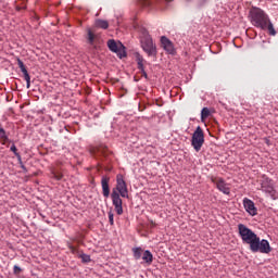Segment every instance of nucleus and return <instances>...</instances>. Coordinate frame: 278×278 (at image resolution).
Returning a JSON list of instances; mask_svg holds the SVG:
<instances>
[{
	"mask_svg": "<svg viewBox=\"0 0 278 278\" xmlns=\"http://www.w3.org/2000/svg\"><path fill=\"white\" fill-rule=\"evenodd\" d=\"M239 229V236L244 244L250 245V251L252 253H265L268 254L270 251H273V248H270V243L268 240L263 239L260 240V237H257L253 230H251L249 227H247L243 224L238 225Z\"/></svg>",
	"mask_w": 278,
	"mask_h": 278,
	"instance_id": "obj_1",
	"label": "nucleus"
},
{
	"mask_svg": "<svg viewBox=\"0 0 278 278\" xmlns=\"http://www.w3.org/2000/svg\"><path fill=\"white\" fill-rule=\"evenodd\" d=\"M249 18L254 27H258V29H267L269 36H277V30H275L270 17L261 8L252 7L249 11Z\"/></svg>",
	"mask_w": 278,
	"mask_h": 278,
	"instance_id": "obj_2",
	"label": "nucleus"
},
{
	"mask_svg": "<svg viewBox=\"0 0 278 278\" xmlns=\"http://www.w3.org/2000/svg\"><path fill=\"white\" fill-rule=\"evenodd\" d=\"M129 199V190L127 189V182L122 174L116 176V187L113 188L111 199L118 216L123 215V199Z\"/></svg>",
	"mask_w": 278,
	"mask_h": 278,
	"instance_id": "obj_3",
	"label": "nucleus"
},
{
	"mask_svg": "<svg viewBox=\"0 0 278 278\" xmlns=\"http://www.w3.org/2000/svg\"><path fill=\"white\" fill-rule=\"evenodd\" d=\"M203 144H205V134L203 132V128L198 126L191 137V147H193L194 151L199 153Z\"/></svg>",
	"mask_w": 278,
	"mask_h": 278,
	"instance_id": "obj_4",
	"label": "nucleus"
},
{
	"mask_svg": "<svg viewBox=\"0 0 278 278\" xmlns=\"http://www.w3.org/2000/svg\"><path fill=\"white\" fill-rule=\"evenodd\" d=\"M141 47L144 53H147V55H149L150 58L153 55H157V50L155 48V45H153V39H151V37H143L141 39Z\"/></svg>",
	"mask_w": 278,
	"mask_h": 278,
	"instance_id": "obj_5",
	"label": "nucleus"
},
{
	"mask_svg": "<svg viewBox=\"0 0 278 278\" xmlns=\"http://www.w3.org/2000/svg\"><path fill=\"white\" fill-rule=\"evenodd\" d=\"M108 47L110 49V51H112L113 53H116L118 55V58L123 59L127 56V53L125 52V49L123 48V45L116 43V41L114 39H110L108 41Z\"/></svg>",
	"mask_w": 278,
	"mask_h": 278,
	"instance_id": "obj_6",
	"label": "nucleus"
},
{
	"mask_svg": "<svg viewBox=\"0 0 278 278\" xmlns=\"http://www.w3.org/2000/svg\"><path fill=\"white\" fill-rule=\"evenodd\" d=\"M212 181L213 184H215L219 192H223V194H231V189L229 188V185L225 182L223 178H213Z\"/></svg>",
	"mask_w": 278,
	"mask_h": 278,
	"instance_id": "obj_7",
	"label": "nucleus"
},
{
	"mask_svg": "<svg viewBox=\"0 0 278 278\" xmlns=\"http://www.w3.org/2000/svg\"><path fill=\"white\" fill-rule=\"evenodd\" d=\"M136 62H137V67L141 73V76L144 77V79H149V75L147 74V71H144V64H147V61L140 53L135 54Z\"/></svg>",
	"mask_w": 278,
	"mask_h": 278,
	"instance_id": "obj_8",
	"label": "nucleus"
},
{
	"mask_svg": "<svg viewBox=\"0 0 278 278\" xmlns=\"http://www.w3.org/2000/svg\"><path fill=\"white\" fill-rule=\"evenodd\" d=\"M243 207L250 216H257V207H255V203L249 200V198L243 199Z\"/></svg>",
	"mask_w": 278,
	"mask_h": 278,
	"instance_id": "obj_9",
	"label": "nucleus"
},
{
	"mask_svg": "<svg viewBox=\"0 0 278 278\" xmlns=\"http://www.w3.org/2000/svg\"><path fill=\"white\" fill-rule=\"evenodd\" d=\"M261 188L263 192H267V194H275V188L273 187V180L265 178L261 184Z\"/></svg>",
	"mask_w": 278,
	"mask_h": 278,
	"instance_id": "obj_10",
	"label": "nucleus"
},
{
	"mask_svg": "<svg viewBox=\"0 0 278 278\" xmlns=\"http://www.w3.org/2000/svg\"><path fill=\"white\" fill-rule=\"evenodd\" d=\"M102 194L105 199L110 197V177L102 176L101 178Z\"/></svg>",
	"mask_w": 278,
	"mask_h": 278,
	"instance_id": "obj_11",
	"label": "nucleus"
},
{
	"mask_svg": "<svg viewBox=\"0 0 278 278\" xmlns=\"http://www.w3.org/2000/svg\"><path fill=\"white\" fill-rule=\"evenodd\" d=\"M90 153L93 154L96 157L97 155H103V157H106L108 147L105 144H100L96 148H91Z\"/></svg>",
	"mask_w": 278,
	"mask_h": 278,
	"instance_id": "obj_12",
	"label": "nucleus"
},
{
	"mask_svg": "<svg viewBox=\"0 0 278 278\" xmlns=\"http://www.w3.org/2000/svg\"><path fill=\"white\" fill-rule=\"evenodd\" d=\"M161 45L163 49L167 51V53H170V54L175 53V47L173 46V42L168 38L162 37Z\"/></svg>",
	"mask_w": 278,
	"mask_h": 278,
	"instance_id": "obj_13",
	"label": "nucleus"
},
{
	"mask_svg": "<svg viewBox=\"0 0 278 278\" xmlns=\"http://www.w3.org/2000/svg\"><path fill=\"white\" fill-rule=\"evenodd\" d=\"M87 42L91 46L94 47V42H97V35L92 29L87 30Z\"/></svg>",
	"mask_w": 278,
	"mask_h": 278,
	"instance_id": "obj_14",
	"label": "nucleus"
},
{
	"mask_svg": "<svg viewBox=\"0 0 278 278\" xmlns=\"http://www.w3.org/2000/svg\"><path fill=\"white\" fill-rule=\"evenodd\" d=\"M142 260L146 262V264H149V265L153 264V254L151 253V251L146 250L143 252Z\"/></svg>",
	"mask_w": 278,
	"mask_h": 278,
	"instance_id": "obj_15",
	"label": "nucleus"
},
{
	"mask_svg": "<svg viewBox=\"0 0 278 278\" xmlns=\"http://www.w3.org/2000/svg\"><path fill=\"white\" fill-rule=\"evenodd\" d=\"M96 27L99 29H108V27H110V23H108L105 20H97Z\"/></svg>",
	"mask_w": 278,
	"mask_h": 278,
	"instance_id": "obj_16",
	"label": "nucleus"
},
{
	"mask_svg": "<svg viewBox=\"0 0 278 278\" xmlns=\"http://www.w3.org/2000/svg\"><path fill=\"white\" fill-rule=\"evenodd\" d=\"M132 253L135 260H140L142 257V248H132Z\"/></svg>",
	"mask_w": 278,
	"mask_h": 278,
	"instance_id": "obj_17",
	"label": "nucleus"
},
{
	"mask_svg": "<svg viewBox=\"0 0 278 278\" xmlns=\"http://www.w3.org/2000/svg\"><path fill=\"white\" fill-rule=\"evenodd\" d=\"M67 248L70 249L71 253H73V255H79L81 252H79V248L74 247L71 243H67Z\"/></svg>",
	"mask_w": 278,
	"mask_h": 278,
	"instance_id": "obj_18",
	"label": "nucleus"
},
{
	"mask_svg": "<svg viewBox=\"0 0 278 278\" xmlns=\"http://www.w3.org/2000/svg\"><path fill=\"white\" fill-rule=\"evenodd\" d=\"M210 117V109L203 108L201 111V121H205V118Z\"/></svg>",
	"mask_w": 278,
	"mask_h": 278,
	"instance_id": "obj_19",
	"label": "nucleus"
},
{
	"mask_svg": "<svg viewBox=\"0 0 278 278\" xmlns=\"http://www.w3.org/2000/svg\"><path fill=\"white\" fill-rule=\"evenodd\" d=\"M78 257L85 263L88 264L90 262V255L81 252Z\"/></svg>",
	"mask_w": 278,
	"mask_h": 278,
	"instance_id": "obj_20",
	"label": "nucleus"
},
{
	"mask_svg": "<svg viewBox=\"0 0 278 278\" xmlns=\"http://www.w3.org/2000/svg\"><path fill=\"white\" fill-rule=\"evenodd\" d=\"M0 138L3 140V142H8V136L5 135V129L0 128Z\"/></svg>",
	"mask_w": 278,
	"mask_h": 278,
	"instance_id": "obj_21",
	"label": "nucleus"
},
{
	"mask_svg": "<svg viewBox=\"0 0 278 278\" xmlns=\"http://www.w3.org/2000/svg\"><path fill=\"white\" fill-rule=\"evenodd\" d=\"M52 176L54 179H56V181H61L62 177H64V175H62L60 172H52Z\"/></svg>",
	"mask_w": 278,
	"mask_h": 278,
	"instance_id": "obj_22",
	"label": "nucleus"
},
{
	"mask_svg": "<svg viewBox=\"0 0 278 278\" xmlns=\"http://www.w3.org/2000/svg\"><path fill=\"white\" fill-rule=\"evenodd\" d=\"M10 151H12V153H14L15 156H17L18 159H21V154L18 153V149H16L15 144L11 146Z\"/></svg>",
	"mask_w": 278,
	"mask_h": 278,
	"instance_id": "obj_23",
	"label": "nucleus"
},
{
	"mask_svg": "<svg viewBox=\"0 0 278 278\" xmlns=\"http://www.w3.org/2000/svg\"><path fill=\"white\" fill-rule=\"evenodd\" d=\"M17 65L21 68L22 73H25L27 71V67H25V63H23V61L18 60Z\"/></svg>",
	"mask_w": 278,
	"mask_h": 278,
	"instance_id": "obj_24",
	"label": "nucleus"
},
{
	"mask_svg": "<svg viewBox=\"0 0 278 278\" xmlns=\"http://www.w3.org/2000/svg\"><path fill=\"white\" fill-rule=\"evenodd\" d=\"M109 223L110 225H114V213L112 211L109 212Z\"/></svg>",
	"mask_w": 278,
	"mask_h": 278,
	"instance_id": "obj_25",
	"label": "nucleus"
},
{
	"mask_svg": "<svg viewBox=\"0 0 278 278\" xmlns=\"http://www.w3.org/2000/svg\"><path fill=\"white\" fill-rule=\"evenodd\" d=\"M22 271H23V269H21L20 266L14 265V267H13V274H14V275H18V274L22 273Z\"/></svg>",
	"mask_w": 278,
	"mask_h": 278,
	"instance_id": "obj_26",
	"label": "nucleus"
},
{
	"mask_svg": "<svg viewBox=\"0 0 278 278\" xmlns=\"http://www.w3.org/2000/svg\"><path fill=\"white\" fill-rule=\"evenodd\" d=\"M22 73L24 75L25 81H31V77L29 76V73L27 72V70H26V72H22Z\"/></svg>",
	"mask_w": 278,
	"mask_h": 278,
	"instance_id": "obj_27",
	"label": "nucleus"
},
{
	"mask_svg": "<svg viewBox=\"0 0 278 278\" xmlns=\"http://www.w3.org/2000/svg\"><path fill=\"white\" fill-rule=\"evenodd\" d=\"M139 2L141 3V5H151V1L150 0H139Z\"/></svg>",
	"mask_w": 278,
	"mask_h": 278,
	"instance_id": "obj_28",
	"label": "nucleus"
},
{
	"mask_svg": "<svg viewBox=\"0 0 278 278\" xmlns=\"http://www.w3.org/2000/svg\"><path fill=\"white\" fill-rule=\"evenodd\" d=\"M30 86H31V80L26 81V88H30Z\"/></svg>",
	"mask_w": 278,
	"mask_h": 278,
	"instance_id": "obj_29",
	"label": "nucleus"
},
{
	"mask_svg": "<svg viewBox=\"0 0 278 278\" xmlns=\"http://www.w3.org/2000/svg\"><path fill=\"white\" fill-rule=\"evenodd\" d=\"M21 168L23 169V170H27V167H25V165L22 163L21 164Z\"/></svg>",
	"mask_w": 278,
	"mask_h": 278,
	"instance_id": "obj_30",
	"label": "nucleus"
},
{
	"mask_svg": "<svg viewBox=\"0 0 278 278\" xmlns=\"http://www.w3.org/2000/svg\"><path fill=\"white\" fill-rule=\"evenodd\" d=\"M150 225L151 227H155V224L153 223V220H150Z\"/></svg>",
	"mask_w": 278,
	"mask_h": 278,
	"instance_id": "obj_31",
	"label": "nucleus"
},
{
	"mask_svg": "<svg viewBox=\"0 0 278 278\" xmlns=\"http://www.w3.org/2000/svg\"><path fill=\"white\" fill-rule=\"evenodd\" d=\"M17 161H20V164H23V161L21 159V155H20V159L17 157Z\"/></svg>",
	"mask_w": 278,
	"mask_h": 278,
	"instance_id": "obj_32",
	"label": "nucleus"
},
{
	"mask_svg": "<svg viewBox=\"0 0 278 278\" xmlns=\"http://www.w3.org/2000/svg\"><path fill=\"white\" fill-rule=\"evenodd\" d=\"M167 1V3H170V1H173V0H166Z\"/></svg>",
	"mask_w": 278,
	"mask_h": 278,
	"instance_id": "obj_33",
	"label": "nucleus"
}]
</instances>
